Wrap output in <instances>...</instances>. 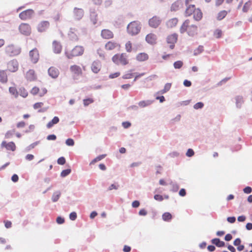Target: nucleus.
Wrapping results in <instances>:
<instances>
[{
	"mask_svg": "<svg viewBox=\"0 0 252 252\" xmlns=\"http://www.w3.org/2000/svg\"><path fill=\"white\" fill-rule=\"evenodd\" d=\"M190 21L186 20L182 25L180 28V32L181 33H184L188 32L189 35L193 36L197 34V27L194 25H189Z\"/></svg>",
	"mask_w": 252,
	"mask_h": 252,
	"instance_id": "f257e3e1",
	"label": "nucleus"
},
{
	"mask_svg": "<svg viewBox=\"0 0 252 252\" xmlns=\"http://www.w3.org/2000/svg\"><path fill=\"white\" fill-rule=\"evenodd\" d=\"M84 52V47L82 46H76L71 51H66L65 54L68 59L81 56Z\"/></svg>",
	"mask_w": 252,
	"mask_h": 252,
	"instance_id": "f03ea898",
	"label": "nucleus"
},
{
	"mask_svg": "<svg viewBox=\"0 0 252 252\" xmlns=\"http://www.w3.org/2000/svg\"><path fill=\"white\" fill-rule=\"evenodd\" d=\"M112 61L116 64L126 65L129 63L127 56L126 53L117 54L113 56Z\"/></svg>",
	"mask_w": 252,
	"mask_h": 252,
	"instance_id": "7ed1b4c3",
	"label": "nucleus"
},
{
	"mask_svg": "<svg viewBox=\"0 0 252 252\" xmlns=\"http://www.w3.org/2000/svg\"><path fill=\"white\" fill-rule=\"evenodd\" d=\"M140 23L138 21L130 23L127 27V31L129 34L134 35L138 34L141 30Z\"/></svg>",
	"mask_w": 252,
	"mask_h": 252,
	"instance_id": "20e7f679",
	"label": "nucleus"
},
{
	"mask_svg": "<svg viewBox=\"0 0 252 252\" xmlns=\"http://www.w3.org/2000/svg\"><path fill=\"white\" fill-rule=\"evenodd\" d=\"M5 54L10 57L16 56L21 53V49L13 44L6 46L4 49Z\"/></svg>",
	"mask_w": 252,
	"mask_h": 252,
	"instance_id": "39448f33",
	"label": "nucleus"
},
{
	"mask_svg": "<svg viewBox=\"0 0 252 252\" xmlns=\"http://www.w3.org/2000/svg\"><path fill=\"white\" fill-rule=\"evenodd\" d=\"M69 70L72 75V78L74 80L78 79V77L82 76L83 71L81 67L79 65L74 64L71 65Z\"/></svg>",
	"mask_w": 252,
	"mask_h": 252,
	"instance_id": "423d86ee",
	"label": "nucleus"
},
{
	"mask_svg": "<svg viewBox=\"0 0 252 252\" xmlns=\"http://www.w3.org/2000/svg\"><path fill=\"white\" fill-rule=\"evenodd\" d=\"M20 32L26 36H29L32 33V28L28 23H22L19 26Z\"/></svg>",
	"mask_w": 252,
	"mask_h": 252,
	"instance_id": "0eeeda50",
	"label": "nucleus"
},
{
	"mask_svg": "<svg viewBox=\"0 0 252 252\" xmlns=\"http://www.w3.org/2000/svg\"><path fill=\"white\" fill-rule=\"evenodd\" d=\"M19 69V63L17 60L13 59L7 63V70L10 72H15Z\"/></svg>",
	"mask_w": 252,
	"mask_h": 252,
	"instance_id": "6e6552de",
	"label": "nucleus"
},
{
	"mask_svg": "<svg viewBox=\"0 0 252 252\" xmlns=\"http://www.w3.org/2000/svg\"><path fill=\"white\" fill-rule=\"evenodd\" d=\"M121 47V45L120 43L114 40L109 41L105 44V49L107 51H111L114 49L119 50Z\"/></svg>",
	"mask_w": 252,
	"mask_h": 252,
	"instance_id": "1a4fd4ad",
	"label": "nucleus"
},
{
	"mask_svg": "<svg viewBox=\"0 0 252 252\" xmlns=\"http://www.w3.org/2000/svg\"><path fill=\"white\" fill-rule=\"evenodd\" d=\"M30 59L32 63H36L38 62L39 59V54L38 50L36 48H34L29 52Z\"/></svg>",
	"mask_w": 252,
	"mask_h": 252,
	"instance_id": "9d476101",
	"label": "nucleus"
},
{
	"mask_svg": "<svg viewBox=\"0 0 252 252\" xmlns=\"http://www.w3.org/2000/svg\"><path fill=\"white\" fill-rule=\"evenodd\" d=\"M34 12L32 9L26 10L19 14V18L22 20L31 19L33 15Z\"/></svg>",
	"mask_w": 252,
	"mask_h": 252,
	"instance_id": "9b49d317",
	"label": "nucleus"
},
{
	"mask_svg": "<svg viewBox=\"0 0 252 252\" xmlns=\"http://www.w3.org/2000/svg\"><path fill=\"white\" fill-rule=\"evenodd\" d=\"M50 23L48 21H42L37 25L36 29L39 32H45L50 27Z\"/></svg>",
	"mask_w": 252,
	"mask_h": 252,
	"instance_id": "f8f14e48",
	"label": "nucleus"
},
{
	"mask_svg": "<svg viewBox=\"0 0 252 252\" xmlns=\"http://www.w3.org/2000/svg\"><path fill=\"white\" fill-rule=\"evenodd\" d=\"M47 92V90L45 88L39 89L37 87H33L31 90V94L33 95L38 94L39 96L42 97L44 96Z\"/></svg>",
	"mask_w": 252,
	"mask_h": 252,
	"instance_id": "ddd939ff",
	"label": "nucleus"
},
{
	"mask_svg": "<svg viewBox=\"0 0 252 252\" xmlns=\"http://www.w3.org/2000/svg\"><path fill=\"white\" fill-rule=\"evenodd\" d=\"M161 23V20L160 17L157 16H154L149 20V26L153 28H158Z\"/></svg>",
	"mask_w": 252,
	"mask_h": 252,
	"instance_id": "4468645a",
	"label": "nucleus"
},
{
	"mask_svg": "<svg viewBox=\"0 0 252 252\" xmlns=\"http://www.w3.org/2000/svg\"><path fill=\"white\" fill-rule=\"evenodd\" d=\"M25 78L30 82L35 81L37 80V75L34 70L30 69L25 74Z\"/></svg>",
	"mask_w": 252,
	"mask_h": 252,
	"instance_id": "2eb2a0df",
	"label": "nucleus"
},
{
	"mask_svg": "<svg viewBox=\"0 0 252 252\" xmlns=\"http://www.w3.org/2000/svg\"><path fill=\"white\" fill-rule=\"evenodd\" d=\"M177 38L178 35L176 33L172 34L167 37V42L170 44L169 47L170 49H173L174 48V44L177 42Z\"/></svg>",
	"mask_w": 252,
	"mask_h": 252,
	"instance_id": "dca6fc26",
	"label": "nucleus"
},
{
	"mask_svg": "<svg viewBox=\"0 0 252 252\" xmlns=\"http://www.w3.org/2000/svg\"><path fill=\"white\" fill-rule=\"evenodd\" d=\"M91 68L94 73H98L101 68V62L98 60L94 61L91 64Z\"/></svg>",
	"mask_w": 252,
	"mask_h": 252,
	"instance_id": "f3484780",
	"label": "nucleus"
},
{
	"mask_svg": "<svg viewBox=\"0 0 252 252\" xmlns=\"http://www.w3.org/2000/svg\"><path fill=\"white\" fill-rule=\"evenodd\" d=\"M145 40L149 44L155 45L157 42V37L155 34L150 33L146 35Z\"/></svg>",
	"mask_w": 252,
	"mask_h": 252,
	"instance_id": "a211bd4d",
	"label": "nucleus"
},
{
	"mask_svg": "<svg viewBox=\"0 0 252 252\" xmlns=\"http://www.w3.org/2000/svg\"><path fill=\"white\" fill-rule=\"evenodd\" d=\"M101 36L105 39H112L114 37L113 32L108 29L102 30L101 32Z\"/></svg>",
	"mask_w": 252,
	"mask_h": 252,
	"instance_id": "6ab92c4d",
	"label": "nucleus"
},
{
	"mask_svg": "<svg viewBox=\"0 0 252 252\" xmlns=\"http://www.w3.org/2000/svg\"><path fill=\"white\" fill-rule=\"evenodd\" d=\"M183 2L181 0H177L173 3L171 6V11H176L183 7Z\"/></svg>",
	"mask_w": 252,
	"mask_h": 252,
	"instance_id": "aec40b11",
	"label": "nucleus"
},
{
	"mask_svg": "<svg viewBox=\"0 0 252 252\" xmlns=\"http://www.w3.org/2000/svg\"><path fill=\"white\" fill-rule=\"evenodd\" d=\"M1 146L9 151H14L16 150V145L13 142L7 143L6 141H3L1 143Z\"/></svg>",
	"mask_w": 252,
	"mask_h": 252,
	"instance_id": "412c9836",
	"label": "nucleus"
},
{
	"mask_svg": "<svg viewBox=\"0 0 252 252\" xmlns=\"http://www.w3.org/2000/svg\"><path fill=\"white\" fill-rule=\"evenodd\" d=\"M186 6L187 8L185 11V15L186 17H189L193 14L196 9V7L194 4H189Z\"/></svg>",
	"mask_w": 252,
	"mask_h": 252,
	"instance_id": "4be33fe9",
	"label": "nucleus"
},
{
	"mask_svg": "<svg viewBox=\"0 0 252 252\" xmlns=\"http://www.w3.org/2000/svg\"><path fill=\"white\" fill-rule=\"evenodd\" d=\"M54 52L56 54H60L62 50V46L61 43L57 41H54L52 44Z\"/></svg>",
	"mask_w": 252,
	"mask_h": 252,
	"instance_id": "5701e85b",
	"label": "nucleus"
},
{
	"mask_svg": "<svg viewBox=\"0 0 252 252\" xmlns=\"http://www.w3.org/2000/svg\"><path fill=\"white\" fill-rule=\"evenodd\" d=\"M49 75L53 78H57L59 74V70L55 67H50L48 69Z\"/></svg>",
	"mask_w": 252,
	"mask_h": 252,
	"instance_id": "b1692460",
	"label": "nucleus"
},
{
	"mask_svg": "<svg viewBox=\"0 0 252 252\" xmlns=\"http://www.w3.org/2000/svg\"><path fill=\"white\" fill-rule=\"evenodd\" d=\"M149 59L148 55L144 52L140 53L136 56V59L138 62H142L148 60Z\"/></svg>",
	"mask_w": 252,
	"mask_h": 252,
	"instance_id": "393cba45",
	"label": "nucleus"
},
{
	"mask_svg": "<svg viewBox=\"0 0 252 252\" xmlns=\"http://www.w3.org/2000/svg\"><path fill=\"white\" fill-rule=\"evenodd\" d=\"M73 12L75 17L78 20L81 19L84 15V11L81 8H75Z\"/></svg>",
	"mask_w": 252,
	"mask_h": 252,
	"instance_id": "a878e982",
	"label": "nucleus"
},
{
	"mask_svg": "<svg viewBox=\"0 0 252 252\" xmlns=\"http://www.w3.org/2000/svg\"><path fill=\"white\" fill-rule=\"evenodd\" d=\"M193 15L194 19L198 21H200L203 16L202 12L199 8H196Z\"/></svg>",
	"mask_w": 252,
	"mask_h": 252,
	"instance_id": "bb28decb",
	"label": "nucleus"
},
{
	"mask_svg": "<svg viewBox=\"0 0 252 252\" xmlns=\"http://www.w3.org/2000/svg\"><path fill=\"white\" fill-rule=\"evenodd\" d=\"M8 81V76L5 70H0V82L6 83Z\"/></svg>",
	"mask_w": 252,
	"mask_h": 252,
	"instance_id": "cd10ccee",
	"label": "nucleus"
},
{
	"mask_svg": "<svg viewBox=\"0 0 252 252\" xmlns=\"http://www.w3.org/2000/svg\"><path fill=\"white\" fill-rule=\"evenodd\" d=\"M77 31L74 28H71L68 36L69 39L72 41H77L78 40V36L75 33Z\"/></svg>",
	"mask_w": 252,
	"mask_h": 252,
	"instance_id": "c85d7f7f",
	"label": "nucleus"
},
{
	"mask_svg": "<svg viewBox=\"0 0 252 252\" xmlns=\"http://www.w3.org/2000/svg\"><path fill=\"white\" fill-rule=\"evenodd\" d=\"M178 22V19L177 18H173L169 20H168L167 22V25L168 27L172 28L175 27Z\"/></svg>",
	"mask_w": 252,
	"mask_h": 252,
	"instance_id": "c756f323",
	"label": "nucleus"
},
{
	"mask_svg": "<svg viewBox=\"0 0 252 252\" xmlns=\"http://www.w3.org/2000/svg\"><path fill=\"white\" fill-rule=\"evenodd\" d=\"M212 243L216 245L218 247H222L225 245V243L223 241H220L219 238H215L212 240Z\"/></svg>",
	"mask_w": 252,
	"mask_h": 252,
	"instance_id": "7c9ffc66",
	"label": "nucleus"
},
{
	"mask_svg": "<svg viewBox=\"0 0 252 252\" xmlns=\"http://www.w3.org/2000/svg\"><path fill=\"white\" fill-rule=\"evenodd\" d=\"M59 122V118L58 117H54L52 121H50L47 124V127L48 128H50L52 127L54 125L57 124Z\"/></svg>",
	"mask_w": 252,
	"mask_h": 252,
	"instance_id": "2f4dec72",
	"label": "nucleus"
},
{
	"mask_svg": "<svg viewBox=\"0 0 252 252\" xmlns=\"http://www.w3.org/2000/svg\"><path fill=\"white\" fill-rule=\"evenodd\" d=\"M135 73L132 72V70H128L126 73L123 75L122 78L124 79H129L134 77Z\"/></svg>",
	"mask_w": 252,
	"mask_h": 252,
	"instance_id": "473e14b6",
	"label": "nucleus"
},
{
	"mask_svg": "<svg viewBox=\"0 0 252 252\" xmlns=\"http://www.w3.org/2000/svg\"><path fill=\"white\" fill-rule=\"evenodd\" d=\"M227 14V12L226 10H221L220 12L218 13L217 16V19L218 20H219V21L221 20L226 17Z\"/></svg>",
	"mask_w": 252,
	"mask_h": 252,
	"instance_id": "72a5a7b5",
	"label": "nucleus"
},
{
	"mask_svg": "<svg viewBox=\"0 0 252 252\" xmlns=\"http://www.w3.org/2000/svg\"><path fill=\"white\" fill-rule=\"evenodd\" d=\"M22 97L25 98L28 95V92L24 87H21L19 89L18 94Z\"/></svg>",
	"mask_w": 252,
	"mask_h": 252,
	"instance_id": "f704fd0d",
	"label": "nucleus"
},
{
	"mask_svg": "<svg viewBox=\"0 0 252 252\" xmlns=\"http://www.w3.org/2000/svg\"><path fill=\"white\" fill-rule=\"evenodd\" d=\"M172 218V215L169 212L164 213L162 216V219L164 221H169Z\"/></svg>",
	"mask_w": 252,
	"mask_h": 252,
	"instance_id": "c9c22d12",
	"label": "nucleus"
},
{
	"mask_svg": "<svg viewBox=\"0 0 252 252\" xmlns=\"http://www.w3.org/2000/svg\"><path fill=\"white\" fill-rule=\"evenodd\" d=\"M252 6V1L250 0L246 2L242 8V11L244 12H247L248 10L250 9V8Z\"/></svg>",
	"mask_w": 252,
	"mask_h": 252,
	"instance_id": "e433bc0d",
	"label": "nucleus"
},
{
	"mask_svg": "<svg viewBox=\"0 0 252 252\" xmlns=\"http://www.w3.org/2000/svg\"><path fill=\"white\" fill-rule=\"evenodd\" d=\"M9 93L13 95L15 97L18 96V91L15 87H10L9 88Z\"/></svg>",
	"mask_w": 252,
	"mask_h": 252,
	"instance_id": "4c0bfd02",
	"label": "nucleus"
},
{
	"mask_svg": "<svg viewBox=\"0 0 252 252\" xmlns=\"http://www.w3.org/2000/svg\"><path fill=\"white\" fill-rule=\"evenodd\" d=\"M171 83H166L165 86H164V89L162 90H161L160 92H158V94H165V93H166L167 92H168V91H169V90L170 89L171 87Z\"/></svg>",
	"mask_w": 252,
	"mask_h": 252,
	"instance_id": "58836bf2",
	"label": "nucleus"
},
{
	"mask_svg": "<svg viewBox=\"0 0 252 252\" xmlns=\"http://www.w3.org/2000/svg\"><path fill=\"white\" fill-rule=\"evenodd\" d=\"M152 102L153 101L151 100H143L139 102L138 105L141 107H145L150 105Z\"/></svg>",
	"mask_w": 252,
	"mask_h": 252,
	"instance_id": "ea45409f",
	"label": "nucleus"
},
{
	"mask_svg": "<svg viewBox=\"0 0 252 252\" xmlns=\"http://www.w3.org/2000/svg\"><path fill=\"white\" fill-rule=\"evenodd\" d=\"M61 196V192L59 191H57L54 193L52 196V200L53 202H56L58 200L60 197Z\"/></svg>",
	"mask_w": 252,
	"mask_h": 252,
	"instance_id": "a19ab883",
	"label": "nucleus"
},
{
	"mask_svg": "<svg viewBox=\"0 0 252 252\" xmlns=\"http://www.w3.org/2000/svg\"><path fill=\"white\" fill-rule=\"evenodd\" d=\"M222 34V32L221 30H220V29H217L214 32V36L217 38H219L221 37Z\"/></svg>",
	"mask_w": 252,
	"mask_h": 252,
	"instance_id": "79ce46f5",
	"label": "nucleus"
},
{
	"mask_svg": "<svg viewBox=\"0 0 252 252\" xmlns=\"http://www.w3.org/2000/svg\"><path fill=\"white\" fill-rule=\"evenodd\" d=\"M105 157V155H100L98 157H97L96 158H95L90 163L91 164H94L95 163V162L98 161H100L102 159H103V158H104V157Z\"/></svg>",
	"mask_w": 252,
	"mask_h": 252,
	"instance_id": "37998d69",
	"label": "nucleus"
},
{
	"mask_svg": "<svg viewBox=\"0 0 252 252\" xmlns=\"http://www.w3.org/2000/svg\"><path fill=\"white\" fill-rule=\"evenodd\" d=\"M183 65V63L182 61H178L175 62L173 64L174 68L176 69L181 68L182 67Z\"/></svg>",
	"mask_w": 252,
	"mask_h": 252,
	"instance_id": "c03bdc74",
	"label": "nucleus"
},
{
	"mask_svg": "<svg viewBox=\"0 0 252 252\" xmlns=\"http://www.w3.org/2000/svg\"><path fill=\"white\" fill-rule=\"evenodd\" d=\"M126 50L127 52H131L132 51V44L130 41H128L125 45Z\"/></svg>",
	"mask_w": 252,
	"mask_h": 252,
	"instance_id": "a18cd8bd",
	"label": "nucleus"
},
{
	"mask_svg": "<svg viewBox=\"0 0 252 252\" xmlns=\"http://www.w3.org/2000/svg\"><path fill=\"white\" fill-rule=\"evenodd\" d=\"M71 172V169H65L62 171V172L61 173V176L62 177H65V176L69 175Z\"/></svg>",
	"mask_w": 252,
	"mask_h": 252,
	"instance_id": "49530a36",
	"label": "nucleus"
},
{
	"mask_svg": "<svg viewBox=\"0 0 252 252\" xmlns=\"http://www.w3.org/2000/svg\"><path fill=\"white\" fill-rule=\"evenodd\" d=\"M93 102L94 100L92 98H87L83 100V103L85 106H88Z\"/></svg>",
	"mask_w": 252,
	"mask_h": 252,
	"instance_id": "de8ad7c7",
	"label": "nucleus"
},
{
	"mask_svg": "<svg viewBox=\"0 0 252 252\" xmlns=\"http://www.w3.org/2000/svg\"><path fill=\"white\" fill-rule=\"evenodd\" d=\"M203 106H204V104L201 102H197L196 104H195L193 106V108L195 109H198L202 108L203 107Z\"/></svg>",
	"mask_w": 252,
	"mask_h": 252,
	"instance_id": "09e8293b",
	"label": "nucleus"
},
{
	"mask_svg": "<svg viewBox=\"0 0 252 252\" xmlns=\"http://www.w3.org/2000/svg\"><path fill=\"white\" fill-rule=\"evenodd\" d=\"M65 159L64 157H60L58 159L57 162L60 165H63L65 163Z\"/></svg>",
	"mask_w": 252,
	"mask_h": 252,
	"instance_id": "8fccbe9b",
	"label": "nucleus"
},
{
	"mask_svg": "<svg viewBox=\"0 0 252 252\" xmlns=\"http://www.w3.org/2000/svg\"><path fill=\"white\" fill-rule=\"evenodd\" d=\"M243 101L242 98L238 97L236 99V106L238 108H240L241 107L242 104L243 103Z\"/></svg>",
	"mask_w": 252,
	"mask_h": 252,
	"instance_id": "3c124183",
	"label": "nucleus"
},
{
	"mask_svg": "<svg viewBox=\"0 0 252 252\" xmlns=\"http://www.w3.org/2000/svg\"><path fill=\"white\" fill-rule=\"evenodd\" d=\"M65 143L67 145L69 146H72L74 145V140L71 138L67 139L65 141Z\"/></svg>",
	"mask_w": 252,
	"mask_h": 252,
	"instance_id": "603ef678",
	"label": "nucleus"
},
{
	"mask_svg": "<svg viewBox=\"0 0 252 252\" xmlns=\"http://www.w3.org/2000/svg\"><path fill=\"white\" fill-rule=\"evenodd\" d=\"M121 73L119 72H115L114 73H111L109 75V77L111 79H113L119 77Z\"/></svg>",
	"mask_w": 252,
	"mask_h": 252,
	"instance_id": "864d4df0",
	"label": "nucleus"
},
{
	"mask_svg": "<svg viewBox=\"0 0 252 252\" xmlns=\"http://www.w3.org/2000/svg\"><path fill=\"white\" fill-rule=\"evenodd\" d=\"M43 105V103L42 102H37L33 105V108L34 109H37L41 108Z\"/></svg>",
	"mask_w": 252,
	"mask_h": 252,
	"instance_id": "5fc2aeb1",
	"label": "nucleus"
},
{
	"mask_svg": "<svg viewBox=\"0 0 252 252\" xmlns=\"http://www.w3.org/2000/svg\"><path fill=\"white\" fill-rule=\"evenodd\" d=\"M194 153L193 150L191 149H189L187 151V152L186 153V156L189 157H191L193 156L194 155Z\"/></svg>",
	"mask_w": 252,
	"mask_h": 252,
	"instance_id": "6e6d98bb",
	"label": "nucleus"
},
{
	"mask_svg": "<svg viewBox=\"0 0 252 252\" xmlns=\"http://www.w3.org/2000/svg\"><path fill=\"white\" fill-rule=\"evenodd\" d=\"M77 218V214L75 212H73L69 215V219L72 220H74Z\"/></svg>",
	"mask_w": 252,
	"mask_h": 252,
	"instance_id": "4d7b16f0",
	"label": "nucleus"
},
{
	"mask_svg": "<svg viewBox=\"0 0 252 252\" xmlns=\"http://www.w3.org/2000/svg\"><path fill=\"white\" fill-rule=\"evenodd\" d=\"M243 191L245 193L249 194L252 192V189L250 187H247L244 189Z\"/></svg>",
	"mask_w": 252,
	"mask_h": 252,
	"instance_id": "13d9d810",
	"label": "nucleus"
},
{
	"mask_svg": "<svg viewBox=\"0 0 252 252\" xmlns=\"http://www.w3.org/2000/svg\"><path fill=\"white\" fill-rule=\"evenodd\" d=\"M145 73H135V75H134V79L133 80V81L135 82L136 81V80L143 76V75H144Z\"/></svg>",
	"mask_w": 252,
	"mask_h": 252,
	"instance_id": "bf43d9fd",
	"label": "nucleus"
},
{
	"mask_svg": "<svg viewBox=\"0 0 252 252\" xmlns=\"http://www.w3.org/2000/svg\"><path fill=\"white\" fill-rule=\"evenodd\" d=\"M241 239L240 238H237L234 240V241L233 242V244L235 246H238L241 244Z\"/></svg>",
	"mask_w": 252,
	"mask_h": 252,
	"instance_id": "052dcab7",
	"label": "nucleus"
},
{
	"mask_svg": "<svg viewBox=\"0 0 252 252\" xmlns=\"http://www.w3.org/2000/svg\"><path fill=\"white\" fill-rule=\"evenodd\" d=\"M154 198L156 200H158V201H160L163 200V199L162 196L161 195H159V194H156L154 196Z\"/></svg>",
	"mask_w": 252,
	"mask_h": 252,
	"instance_id": "680f3d73",
	"label": "nucleus"
},
{
	"mask_svg": "<svg viewBox=\"0 0 252 252\" xmlns=\"http://www.w3.org/2000/svg\"><path fill=\"white\" fill-rule=\"evenodd\" d=\"M56 221L58 223L62 224L64 222V220L63 218L61 217H58L57 218Z\"/></svg>",
	"mask_w": 252,
	"mask_h": 252,
	"instance_id": "e2e57ef3",
	"label": "nucleus"
},
{
	"mask_svg": "<svg viewBox=\"0 0 252 252\" xmlns=\"http://www.w3.org/2000/svg\"><path fill=\"white\" fill-rule=\"evenodd\" d=\"M122 126L124 128H127L130 126L131 124L128 122H125L122 123Z\"/></svg>",
	"mask_w": 252,
	"mask_h": 252,
	"instance_id": "0e129e2a",
	"label": "nucleus"
},
{
	"mask_svg": "<svg viewBox=\"0 0 252 252\" xmlns=\"http://www.w3.org/2000/svg\"><path fill=\"white\" fill-rule=\"evenodd\" d=\"M227 221L230 223H234L236 220V218L234 217H230L227 218Z\"/></svg>",
	"mask_w": 252,
	"mask_h": 252,
	"instance_id": "69168bd1",
	"label": "nucleus"
},
{
	"mask_svg": "<svg viewBox=\"0 0 252 252\" xmlns=\"http://www.w3.org/2000/svg\"><path fill=\"white\" fill-rule=\"evenodd\" d=\"M97 53L99 54V56L100 57L104 58L105 54H104V52H103V51L102 49H98L97 50Z\"/></svg>",
	"mask_w": 252,
	"mask_h": 252,
	"instance_id": "338daca9",
	"label": "nucleus"
},
{
	"mask_svg": "<svg viewBox=\"0 0 252 252\" xmlns=\"http://www.w3.org/2000/svg\"><path fill=\"white\" fill-rule=\"evenodd\" d=\"M131 251V248L127 245H125L123 248L124 252H129Z\"/></svg>",
	"mask_w": 252,
	"mask_h": 252,
	"instance_id": "774afa93",
	"label": "nucleus"
}]
</instances>
